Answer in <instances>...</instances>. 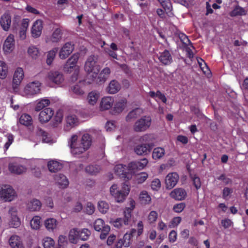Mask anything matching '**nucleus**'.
I'll list each match as a JSON object with an SVG mask.
<instances>
[{
  "label": "nucleus",
  "instance_id": "nucleus-1",
  "mask_svg": "<svg viewBox=\"0 0 248 248\" xmlns=\"http://www.w3.org/2000/svg\"><path fill=\"white\" fill-rule=\"evenodd\" d=\"M92 139L88 133H84L80 139L77 135H73L68 140V145L73 155H80L87 151L90 147Z\"/></svg>",
  "mask_w": 248,
  "mask_h": 248
},
{
  "label": "nucleus",
  "instance_id": "nucleus-2",
  "mask_svg": "<svg viewBox=\"0 0 248 248\" xmlns=\"http://www.w3.org/2000/svg\"><path fill=\"white\" fill-rule=\"evenodd\" d=\"M129 191L130 186L125 183L119 186L117 184H113L110 187V194L117 202H124Z\"/></svg>",
  "mask_w": 248,
  "mask_h": 248
},
{
  "label": "nucleus",
  "instance_id": "nucleus-3",
  "mask_svg": "<svg viewBox=\"0 0 248 248\" xmlns=\"http://www.w3.org/2000/svg\"><path fill=\"white\" fill-rule=\"evenodd\" d=\"M100 68V65L96 63V59L94 55H91L87 58L85 63L84 70L92 81H95Z\"/></svg>",
  "mask_w": 248,
  "mask_h": 248
},
{
  "label": "nucleus",
  "instance_id": "nucleus-4",
  "mask_svg": "<svg viewBox=\"0 0 248 248\" xmlns=\"http://www.w3.org/2000/svg\"><path fill=\"white\" fill-rule=\"evenodd\" d=\"M79 58V54L76 53L73 54L66 61L63 66L65 72L71 73L74 70V73L71 78L72 82H75L78 79L79 72V67L76 65Z\"/></svg>",
  "mask_w": 248,
  "mask_h": 248
},
{
  "label": "nucleus",
  "instance_id": "nucleus-5",
  "mask_svg": "<svg viewBox=\"0 0 248 248\" xmlns=\"http://www.w3.org/2000/svg\"><path fill=\"white\" fill-rule=\"evenodd\" d=\"M41 83L38 81H34L28 83L20 91V94L27 98H31L40 92Z\"/></svg>",
  "mask_w": 248,
  "mask_h": 248
},
{
  "label": "nucleus",
  "instance_id": "nucleus-6",
  "mask_svg": "<svg viewBox=\"0 0 248 248\" xmlns=\"http://www.w3.org/2000/svg\"><path fill=\"white\" fill-rule=\"evenodd\" d=\"M16 193L9 185H4L0 188V199L5 202H10L15 199Z\"/></svg>",
  "mask_w": 248,
  "mask_h": 248
},
{
  "label": "nucleus",
  "instance_id": "nucleus-7",
  "mask_svg": "<svg viewBox=\"0 0 248 248\" xmlns=\"http://www.w3.org/2000/svg\"><path fill=\"white\" fill-rule=\"evenodd\" d=\"M152 119L150 116H144L137 120L133 128L136 132H143L148 129L151 126Z\"/></svg>",
  "mask_w": 248,
  "mask_h": 248
},
{
  "label": "nucleus",
  "instance_id": "nucleus-8",
  "mask_svg": "<svg viewBox=\"0 0 248 248\" xmlns=\"http://www.w3.org/2000/svg\"><path fill=\"white\" fill-rule=\"evenodd\" d=\"M17 212V209L16 207H11L9 209L10 217L8 224L10 227L16 228L21 224V220L18 216Z\"/></svg>",
  "mask_w": 248,
  "mask_h": 248
},
{
  "label": "nucleus",
  "instance_id": "nucleus-9",
  "mask_svg": "<svg viewBox=\"0 0 248 248\" xmlns=\"http://www.w3.org/2000/svg\"><path fill=\"white\" fill-rule=\"evenodd\" d=\"M46 79L58 86H61L64 78L62 73L57 71H50L47 73Z\"/></svg>",
  "mask_w": 248,
  "mask_h": 248
},
{
  "label": "nucleus",
  "instance_id": "nucleus-10",
  "mask_svg": "<svg viewBox=\"0 0 248 248\" xmlns=\"http://www.w3.org/2000/svg\"><path fill=\"white\" fill-rule=\"evenodd\" d=\"M24 78L23 69L21 67H17L15 71L13 78V88L16 92L18 86L20 85Z\"/></svg>",
  "mask_w": 248,
  "mask_h": 248
},
{
  "label": "nucleus",
  "instance_id": "nucleus-11",
  "mask_svg": "<svg viewBox=\"0 0 248 248\" xmlns=\"http://www.w3.org/2000/svg\"><path fill=\"white\" fill-rule=\"evenodd\" d=\"M148 163L146 158H143L140 161L132 162L128 164V170L131 173H134L137 170L144 169Z\"/></svg>",
  "mask_w": 248,
  "mask_h": 248
},
{
  "label": "nucleus",
  "instance_id": "nucleus-12",
  "mask_svg": "<svg viewBox=\"0 0 248 248\" xmlns=\"http://www.w3.org/2000/svg\"><path fill=\"white\" fill-rule=\"evenodd\" d=\"M74 45L69 42L65 43L59 51V57L61 59H66L73 51Z\"/></svg>",
  "mask_w": 248,
  "mask_h": 248
},
{
  "label": "nucleus",
  "instance_id": "nucleus-13",
  "mask_svg": "<svg viewBox=\"0 0 248 248\" xmlns=\"http://www.w3.org/2000/svg\"><path fill=\"white\" fill-rule=\"evenodd\" d=\"M36 135L37 138L36 140H34V142H40L41 138H42V141L44 143L48 144H52L56 141L55 139L52 138L49 134L44 131L41 129H38Z\"/></svg>",
  "mask_w": 248,
  "mask_h": 248
},
{
  "label": "nucleus",
  "instance_id": "nucleus-14",
  "mask_svg": "<svg viewBox=\"0 0 248 248\" xmlns=\"http://www.w3.org/2000/svg\"><path fill=\"white\" fill-rule=\"evenodd\" d=\"M114 171L117 175L126 178L128 180L131 178L132 173L128 170V166L126 167L123 164H118L114 167Z\"/></svg>",
  "mask_w": 248,
  "mask_h": 248
},
{
  "label": "nucleus",
  "instance_id": "nucleus-15",
  "mask_svg": "<svg viewBox=\"0 0 248 248\" xmlns=\"http://www.w3.org/2000/svg\"><path fill=\"white\" fill-rule=\"evenodd\" d=\"M15 48V38L13 34H10L5 40L3 50L6 54L11 53Z\"/></svg>",
  "mask_w": 248,
  "mask_h": 248
},
{
  "label": "nucleus",
  "instance_id": "nucleus-16",
  "mask_svg": "<svg viewBox=\"0 0 248 248\" xmlns=\"http://www.w3.org/2000/svg\"><path fill=\"white\" fill-rule=\"evenodd\" d=\"M179 177L176 172L169 173L166 177L165 183L167 189L174 187L178 182Z\"/></svg>",
  "mask_w": 248,
  "mask_h": 248
},
{
  "label": "nucleus",
  "instance_id": "nucleus-17",
  "mask_svg": "<svg viewBox=\"0 0 248 248\" xmlns=\"http://www.w3.org/2000/svg\"><path fill=\"white\" fill-rule=\"evenodd\" d=\"M78 123V119L76 115L72 113L68 114L66 118V124L64 125L65 130H70L72 128L77 126Z\"/></svg>",
  "mask_w": 248,
  "mask_h": 248
},
{
  "label": "nucleus",
  "instance_id": "nucleus-18",
  "mask_svg": "<svg viewBox=\"0 0 248 248\" xmlns=\"http://www.w3.org/2000/svg\"><path fill=\"white\" fill-rule=\"evenodd\" d=\"M54 115L53 110L49 108H45L39 115V120L42 123L48 122Z\"/></svg>",
  "mask_w": 248,
  "mask_h": 248
},
{
  "label": "nucleus",
  "instance_id": "nucleus-19",
  "mask_svg": "<svg viewBox=\"0 0 248 248\" xmlns=\"http://www.w3.org/2000/svg\"><path fill=\"white\" fill-rule=\"evenodd\" d=\"M56 184L61 188H65L69 185V181L63 174L59 173L54 176Z\"/></svg>",
  "mask_w": 248,
  "mask_h": 248
},
{
  "label": "nucleus",
  "instance_id": "nucleus-20",
  "mask_svg": "<svg viewBox=\"0 0 248 248\" xmlns=\"http://www.w3.org/2000/svg\"><path fill=\"white\" fill-rule=\"evenodd\" d=\"M43 28V21L40 19L36 20L33 24L31 29V33L33 37L38 38L41 33Z\"/></svg>",
  "mask_w": 248,
  "mask_h": 248
},
{
  "label": "nucleus",
  "instance_id": "nucleus-21",
  "mask_svg": "<svg viewBox=\"0 0 248 248\" xmlns=\"http://www.w3.org/2000/svg\"><path fill=\"white\" fill-rule=\"evenodd\" d=\"M114 103L113 98L111 96H105L100 101L99 108L101 111L108 110L110 108Z\"/></svg>",
  "mask_w": 248,
  "mask_h": 248
},
{
  "label": "nucleus",
  "instance_id": "nucleus-22",
  "mask_svg": "<svg viewBox=\"0 0 248 248\" xmlns=\"http://www.w3.org/2000/svg\"><path fill=\"white\" fill-rule=\"evenodd\" d=\"M58 225L59 222L55 218H47L44 221V226L49 232H53L57 230Z\"/></svg>",
  "mask_w": 248,
  "mask_h": 248
},
{
  "label": "nucleus",
  "instance_id": "nucleus-23",
  "mask_svg": "<svg viewBox=\"0 0 248 248\" xmlns=\"http://www.w3.org/2000/svg\"><path fill=\"white\" fill-rule=\"evenodd\" d=\"M100 96L99 92L95 90L92 91L88 93L86 101L89 105L93 106L97 103Z\"/></svg>",
  "mask_w": 248,
  "mask_h": 248
},
{
  "label": "nucleus",
  "instance_id": "nucleus-24",
  "mask_svg": "<svg viewBox=\"0 0 248 248\" xmlns=\"http://www.w3.org/2000/svg\"><path fill=\"white\" fill-rule=\"evenodd\" d=\"M41 207V202L36 199L31 200L27 204V209L31 212L39 211Z\"/></svg>",
  "mask_w": 248,
  "mask_h": 248
},
{
  "label": "nucleus",
  "instance_id": "nucleus-25",
  "mask_svg": "<svg viewBox=\"0 0 248 248\" xmlns=\"http://www.w3.org/2000/svg\"><path fill=\"white\" fill-rule=\"evenodd\" d=\"M9 170L12 173L20 174L25 171L26 168L16 162H12L9 164Z\"/></svg>",
  "mask_w": 248,
  "mask_h": 248
},
{
  "label": "nucleus",
  "instance_id": "nucleus-26",
  "mask_svg": "<svg viewBox=\"0 0 248 248\" xmlns=\"http://www.w3.org/2000/svg\"><path fill=\"white\" fill-rule=\"evenodd\" d=\"M186 192L185 189L179 188L173 190L170 193V196L176 200L182 201L185 199Z\"/></svg>",
  "mask_w": 248,
  "mask_h": 248
},
{
  "label": "nucleus",
  "instance_id": "nucleus-27",
  "mask_svg": "<svg viewBox=\"0 0 248 248\" xmlns=\"http://www.w3.org/2000/svg\"><path fill=\"white\" fill-rule=\"evenodd\" d=\"M9 244L12 248H25L21 238L17 235H13L10 237Z\"/></svg>",
  "mask_w": 248,
  "mask_h": 248
},
{
  "label": "nucleus",
  "instance_id": "nucleus-28",
  "mask_svg": "<svg viewBox=\"0 0 248 248\" xmlns=\"http://www.w3.org/2000/svg\"><path fill=\"white\" fill-rule=\"evenodd\" d=\"M0 23L4 31H8L11 24V16L8 13H4L0 17Z\"/></svg>",
  "mask_w": 248,
  "mask_h": 248
},
{
  "label": "nucleus",
  "instance_id": "nucleus-29",
  "mask_svg": "<svg viewBox=\"0 0 248 248\" xmlns=\"http://www.w3.org/2000/svg\"><path fill=\"white\" fill-rule=\"evenodd\" d=\"M126 99L125 98L121 99L114 104L113 111L115 113H120L126 108Z\"/></svg>",
  "mask_w": 248,
  "mask_h": 248
},
{
  "label": "nucleus",
  "instance_id": "nucleus-30",
  "mask_svg": "<svg viewBox=\"0 0 248 248\" xmlns=\"http://www.w3.org/2000/svg\"><path fill=\"white\" fill-rule=\"evenodd\" d=\"M110 73L109 68L106 67L98 74L96 78L94 81L105 82L108 77Z\"/></svg>",
  "mask_w": 248,
  "mask_h": 248
},
{
  "label": "nucleus",
  "instance_id": "nucleus-31",
  "mask_svg": "<svg viewBox=\"0 0 248 248\" xmlns=\"http://www.w3.org/2000/svg\"><path fill=\"white\" fill-rule=\"evenodd\" d=\"M136 230L135 229H131L130 231L124 234L123 238V242L125 247H128L132 243V239L134 234L136 233Z\"/></svg>",
  "mask_w": 248,
  "mask_h": 248
},
{
  "label": "nucleus",
  "instance_id": "nucleus-32",
  "mask_svg": "<svg viewBox=\"0 0 248 248\" xmlns=\"http://www.w3.org/2000/svg\"><path fill=\"white\" fill-rule=\"evenodd\" d=\"M61 37V31L60 29H57L54 31L51 36L47 37L46 42L47 43H57L60 41Z\"/></svg>",
  "mask_w": 248,
  "mask_h": 248
},
{
  "label": "nucleus",
  "instance_id": "nucleus-33",
  "mask_svg": "<svg viewBox=\"0 0 248 248\" xmlns=\"http://www.w3.org/2000/svg\"><path fill=\"white\" fill-rule=\"evenodd\" d=\"M120 89L121 85L119 83L115 80H113L109 83L107 90L109 93L114 94L117 93Z\"/></svg>",
  "mask_w": 248,
  "mask_h": 248
},
{
  "label": "nucleus",
  "instance_id": "nucleus-34",
  "mask_svg": "<svg viewBox=\"0 0 248 248\" xmlns=\"http://www.w3.org/2000/svg\"><path fill=\"white\" fill-rule=\"evenodd\" d=\"M30 226L31 229L38 230L41 227V217L39 216H34L30 222Z\"/></svg>",
  "mask_w": 248,
  "mask_h": 248
},
{
  "label": "nucleus",
  "instance_id": "nucleus-35",
  "mask_svg": "<svg viewBox=\"0 0 248 248\" xmlns=\"http://www.w3.org/2000/svg\"><path fill=\"white\" fill-rule=\"evenodd\" d=\"M50 103V100L47 98H44L39 99L36 101L34 109L36 111H39L45 107L48 106Z\"/></svg>",
  "mask_w": 248,
  "mask_h": 248
},
{
  "label": "nucleus",
  "instance_id": "nucleus-36",
  "mask_svg": "<svg viewBox=\"0 0 248 248\" xmlns=\"http://www.w3.org/2000/svg\"><path fill=\"white\" fill-rule=\"evenodd\" d=\"M159 59L162 63L167 65L170 63L172 58L171 55L168 50H165L160 53Z\"/></svg>",
  "mask_w": 248,
  "mask_h": 248
},
{
  "label": "nucleus",
  "instance_id": "nucleus-37",
  "mask_svg": "<svg viewBox=\"0 0 248 248\" xmlns=\"http://www.w3.org/2000/svg\"><path fill=\"white\" fill-rule=\"evenodd\" d=\"M80 230L77 229L73 228L71 229L69 233V240L70 242L73 244L77 243L78 240L79 239Z\"/></svg>",
  "mask_w": 248,
  "mask_h": 248
},
{
  "label": "nucleus",
  "instance_id": "nucleus-38",
  "mask_svg": "<svg viewBox=\"0 0 248 248\" xmlns=\"http://www.w3.org/2000/svg\"><path fill=\"white\" fill-rule=\"evenodd\" d=\"M48 168L51 172H56L60 170L62 167V164L56 160H52L48 162Z\"/></svg>",
  "mask_w": 248,
  "mask_h": 248
},
{
  "label": "nucleus",
  "instance_id": "nucleus-39",
  "mask_svg": "<svg viewBox=\"0 0 248 248\" xmlns=\"http://www.w3.org/2000/svg\"><path fill=\"white\" fill-rule=\"evenodd\" d=\"M27 53L30 57L36 60L39 56L40 52L38 48L36 46H30L27 50Z\"/></svg>",
  "mask_w": 248,
  "mask_h": 248
},
{
  "label": "nucleus",
  "instance_id": "nucleus-40",
  "mask_svg": "<svg viewBox=\"0 0 248 248\" xmlns=\"http://www.w3.org/2000/svg\"><path fill=\"white\" fill-rule=\"evenodd\" d=\"M19 122L20 124L25 126H29L32 124V120L31 117L26 113L23 114L19 118Z\"/></svg>",
  "mask_w": 248,
  "mask_h": 248
},
{
  "label": "nucleus",
  "instance_id": "nucleus-41",
  "mask_svg": "<svg viewBox=\"0 0 248 248\" xmlns=\"http://www.w3.org/2000/svg\"><path fill=\"white\" fill-rule=\"evenodd\" d=\"M139 199L141 203L144 204H148L151 201V196L145 190L140 192L139 195Z\"/></svg>",
  "mask_w": 248,
  "mask_h": 248
},
{
  "label": "nucleus",
  "instance_id": "nucleus-42",
  "mask_svg": "<svg viewBox=\"0 0 248 248\" xmlns=\"http://www.w3.org/2000/svg\"><path fill=\"white\" fill-rule=\"evenodd\" d=\"M135 151L139 155H146L150 151V147L149 145L146 144L139 145L136 147Z\"/></svg>",
  "mask_w": 248,
  "mask_h": 248
},
{
  "label": "nucleus",
  "instance_id": "nucleus-43",
  "mask_svg": "<svg viewBox=\"0 0 248 248\" xmlns=\"http://www.w3.org/2000/svg\"><path fill=\"white\" fill-rule=\"evenodd\" d=\"M165 155V150L163 148H155L152 153V157L155 160L159 159Z\"/></svg>",
  "mask_w": 248,
  "mask_h": 248
},
{
  "label": "nucleus",
  "instance_id": "nucleus-44",
  "mask_svg": "<svg viewBox=\"0 0 248 248\" xmlns=\"http://www.w3.org/2000/svg\"><path fill=\"white\" fill-rule=\"evenodd\" d=\"M8 67L7 63L3 61L0 60V78L4 79L7 77Z\"/></svg>",
  "mask_w": 248,
  "mask_h": 248
},
{
  "label": "nucleus",
  "instance_id": "nucleus-45",
  "mask_svg": "<svg viewBox=\"0 0 248 248\" xmlns=\"http://www.w3.org/2000/svg\"><path fill=\"white\" fill-rule=\"evenodd\" d=\"M57 47L54 48L52 50L49 51L47 53L46 62L47 65H51L55 58L56 54L58 51Z\"/></svg>",
  "mask_w": 248,
  "mask_h": 248
},
{
  "label": "nucleus",
  "instance_id": "nucleus-46",
  "mask_svg": "<svg viewBox=\"0 0 248 248\" xmlns=\"http://www.w3.org/2000/svg\"><path fill=\"white\" fill-rule=\"evenodd\" d=\"M142 113L140 108H137L131 111L126 117V121L130 122L132 119L136 118Z\"/></svg>",
  "mask_w": 248,
  "mask_h": 248
},
{
  "label": "nucleus",
  "instance_id": "nucleus-47",
  "mask_svg": "<svg viewBox=\"0 0 248 248\" xmlns=\"http://www.w3.org/2000/svg\"><path fill=\"white\" fill-rule=\"evenodd\" d=\"M149 94L151 97L155 99L156 101L158 99L161 100L164 103L167 101V99L164 94H162L159 91H157L156 93L153 91H151L149 92Z\"/></svg>",
  "mask_w": 248,
  "mask_h": 248
},
{
  "label": "nucleus",
  "instance_id": "nucleus-48",
  "mask_svg": "<svg viewBox=\"0 0 248 248\" xmlns=\"http://www.w3.org/2000/svg\"><path fill=\"white\" fill-rule=\"evenodd\" d=\"M42 243L44 248H55V241L50 237H45L42 240Z\"/></svg>",
  "mask_w": 248,
  "mask_h": 248
},
{
  "label": "nucleus",
  "instance_id": "nucleus-49",
  "mask_svg": "<svg viewBox=\"0 0 248 248\" xmlns=\"http://www.w3.org/2000/svg\"><path fill=\"white\" fill-rule=\"evenodd\" d=\"M158 217V215L156 211H151L147 216V220L148 223L150 225L154 224L156 222Z\"/></svg>",
  "mask_w": 248,
  "mask_h": 248
},
{
  "label": "nucleus",
  "instance_id": "nucleus-50",
  "mask_svg": "<svg viewBox=\"0 0 248 248\" xmlns=\"http://www.w3.org/2000/svg\"><path fill=\"white\" fill-rule=\"evenodd\" d=\"M246 10L239 6H236L233 10L230 13L231 16H243L246 14Z\"/></svg>",
  "mask_w": 248,
  "mask_h": 248
},
{
  "label": "nucleus",
  "instance_id": "nucleus-51",
  "mask_svg": "<svg viewBox=\"0 0 248 248\" xmlns=\"http://www.w3.org/2000/svg\"><path fill=\"white\" fill-rule=\"evenodd\" d=\"M71 92L75 95L81 96L84 94V90L80 87L78 84H76L71 87Z\"/></svg>",
  "mask_w": 248,
  "mask_h": 248
},
{
  "label": "nucleus",
  "instance_id": "nucleus-52",
  "mask_svg": "<svg viewBox=\"0 0 248 248\" xmlns=\"http://www.w3.org/2000/svg\"><path fill=\"white\" fill-rule=\"evenodd\" d=\"M148 177V174L145 172H142L135 176V181L138 184H142L145 182Z\"/></svg>",
  "mask_w": 248,
  "mask_h": 248
},
{
  "label": "nucleus",
  "instance_id": "nucleus-53",
  "mask_svg": "<svg viewBox=\"0 0 248 248\" xmlns=\"http://www.w3.org/2000/svg\"><path fill=\"white\" fill-rule=\"evenodd\" d=\"M98 209L101 213H106L109 209V205L106 202L100 201L98 203Z\"/></svg>",
  "mask_w": 248,
  "mask_h": 248
},
{
  "label": "nucleus",
  "instance_id": "nucleus-54",
  "mask_svg": "<svg viewBox=\"0 0 248 248\" xmlns=\"http://www.w3.org/2000/svg\"><path fill=\"white\" fill-rule=\"evenodd\" d=\"M131 212L130 209H125L124 211V217L123 218L124 225H128L131 221Z\"/></svg>",
  "mask_w": 248,
  "mask_h": 248
},
{
  "label": "nucleus",
  "instance_id": "nucleus-55",
  "mask_svg": "<svg viewBox=\"0 0 248 248\" xmlns=\"http://www.w3.org/2000/svg\"><path fill=\"white\" fill-rule=\"evenodd\" d=\"M100 170V167L97 165H89L86 168V171L91 174H96Z\"/></svg>",
  "mask_w": 248,
  "mask_h": 248
},
{
  "label": "nucleus",
  "instance_id": "nucleus-56",
  "mask_svg": "<svg viewBox=\"0 0 248 248\" xmlns=\"http://www.w3.org/2000/svg\"><path fill=\"white\" fill-rule=\"evenodd\" d=\"M105 226L104 220L100 218L97 219L94 222V228L98 232L102 230Z\"/></svg>",
  "mask_w": 248,
  "mask_h": 248
},
{
  "label": "nucleus",
  "instance_id": "nucleus-57",
  "mask_svg": "<svg viewBox=\"0 0 248 248\" xmlns=\"http://www.w3.org/2000/svg\"><path fill=\"white\" fill-rule=\"evenodd\" d=\"M182 221V218L180 217H173L169 224V228H173L177 227Z\"/></svg>",
  "mask_w": 248,
  "mask_h": 248
},
{
  "label": "nucleus",
  "instance_id": "nucleus-58",
  "mask_svg": "<svg viewBox=\"0 0 248 248\" xmlns=\"http://www.w3.org/2000/svg\"><path fill=\"white\" fill-rule=\"evenodd\" d=\"M7 141L4 144V149L5 151L8 149L10 145L12 144L14 140V136L12 134H7L5 135Z\"/></svg>",
  "mask_w": 248,
  "mask_h": 248
},
{
  "label": "nucleus",
  "instance_id": "nucleus-59",
  "mask_svg": "<svg viewBox=\"0 0 248 248\" xmlns=\"http://www.w3.org/2000/svg\"><path fill=\"white\" fill-rule=\"evenodd\" d=\"M79 239L83 241L87 240L91 234L90 231L87 229L80 230Z\"/></svg>",
  "mask_w": 248,
  "mask_h": 248
},
{
  "label": "nucleus",
  "instance_id": "nucleus-60",
  "mask_svg": "<svg viewBox=\"0 0 248 248\" xmlns=\"http://www.w3.org/2000/svg\"><path fill=\"white\" fill-rule=\"evenodd\" d=\"M232 192V188L225 187L222 190V198L225 200H229Z\"/></svg>",
  "mask_w": 248,
  "mask_h": 248
},
{
  "label": "nucleus",
  "instance_id": "nucleus-61",
  "mask_svg": "<svg viewBox=\"0 0 248 248\" xmlns=\"http://www.w3.org/2000/svg\"><path fill=\"white\" fill-rule=\"evenodd\" d=\"M95 210L94 205L91 202H87L84 207V211L88 215H92Z\"/></svg>",
  "mask_w": 248,
  "mask_h": 248
},
{
  "label": "nucleus",
  "instance_id": "nucleus-62",
  "mask_svg": "<svg viewBox=\"0 0 248 248\" xmlns=\"http://www.w3.org/2000/svg\"><path fill=\"white\" fill-rule=\"evenodd\" d=\"M151 187L152 190L158 191L161 187V182L159 179L157 178L154 179L151 182Z\"/></svg>",
  "mask_w": 248,
  "mask_h": 248
},
{
  "label": "nucleus",
  "instance_id": "nucleus-63",
  "mask_svg": "<svg viewBox=\"0 0 248 248\" xmlns=\"http://www.w3.org/2000/svg\"><path fill=\"white\" fill-rule=\"evenodd\" d=\"M185 207V203L184 202H181L175 204L173 207V210L176 213H179L182 212Z\"/></svg>",
  "mask_w": 248,
  "mask_h": 248
},
{
  "label": "nucleus",
  "instance_id": "nucleus-64",
  "mask_svg": "<svg viewBox=\"0 0 248 248\" xmlns=\"http://www.w3.org/2000/svg\"><path fill=\"white\" fill-rule=\"evenodd\" d=\"M198 63L201 69L204 74H208V73H210V70L208 67L207 66L206 64L202 59L198 60Z\"/></svg>",
  "mask_w": 248,
  "mask_h": 248
}]
</instances>
